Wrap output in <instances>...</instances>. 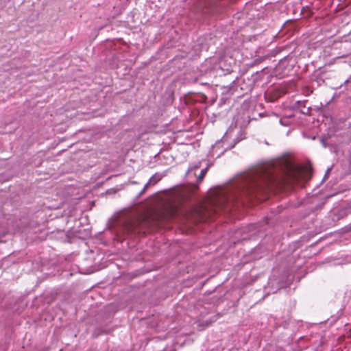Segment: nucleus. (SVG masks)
<instances>
[{"mask_svg": "<svg viewBox=\"0 0 351 351\" xmlns=\"http://www.w3.org/2000/svg\"><path fill=\"white\" fill-rule=\"evenodd\" d=\"M199 167V165H195L193 167H190L188 171H187V173L188 174H190L192 171L197 169Z\"/></svg>", "mask_w": 351, "mask_h": 351, "instance_id": "1a4fd4ad", "label": "nucleus"}, {"mask_svg": "<svg viewBox=\"0 0 351 351\" xmlns=\"http://www.w3.org/2000/svg\"><path fill=\"white\" fill-rule=\"evenodd\" d=\"M151 185V183L148 181L144 186L143 189L142 190H143L145 192V191L147 189V188L149 187V186Z\"/></svg>", "mask_w": 351, "mask_h": 351, "instance_id": "9b49d317", "label": "nucleus"}, {"mask_svg": "<svg viewBox=\"0 0 351 351\" xmlns=\"http://www.w3.org/2000/svg\"><path fill=\"white\" fill-rule=\"evenodd\" d=\"M117 232L118 234L128 236H139L143 233L140 228L138 221L134 220L123 221Z\"/></svg>", "mask_w": 351, "mask_h": 351, "instance_id": "f03ea898", "label": "nucleus"}, {"mask_svg": "<svg viewBox=\"0 0 351 351\" xmlns=\"http://www.w3.org/2000/svg\"><path fill=\"white\" fill-rule=\"evenodd\" d=\"M279 123L283 126H289L291 124L289 117L280 119Z\"/></svg>", "mask_w": 351, "mask_h": 351, "instance_id": "0eeeda50", "label": "nucleus"}, {"mask_svg": "<svg viewBox=\"0 0 351 351\" xmlns=\"http://www.w3.org/2000/svg\"><path fill=\"white\" fill-rule=\"evenodd\" d=\"M301 167L294 165L288 158H278L248 173L238 176L230 186L222 191L215 200L219 207L241 201L245 204L270 192L292 186L303 178Z\"/></svg>", "mask_w": 351, "mask_h": 351, "instance_id": "f257e3e1", "label": "nucleus"}, {"mask_svg": "<svg viewBox=\"0 0 351 351\" xmlns=\"http://www.w3.org/2000/svg\"><path fill=\"white\" fill-rule=\"evenodd\" d=\"M258 73H259V72H258V71H256L254 75H252V76H254V75H257Z\"/></svg>", "mask_w": 351, "mask_h": 351, "instance_id": "2eb2a0df", "label": "nucleus"}, {"mask_svg": "<svg viewBox=\"0 0 351 351\" xmlns=\"http://www.w3.org/2000/svg\"><path fill=\"white\" fill-rule=\"evenodd\" d=\"M317 351H320V350H319L318 349H317Z\"/></svg>", "mask_w": 351, "mask_h": 351, "instance_id": "dca6fc26", "label": "nucleus"}, {"mask_svg": "<svg viewBox=\"0 0 351 351\" xmlns=\"http://www.w3.org/2000/svg\"><path fill=\"white\" fill-rule=\"evenodd\" d=\"M330 169H328L327 171H326V175L324 177H326L327 176V174L329 173Z\"/></svg>", "mask_w": 351, "mask_h": 351, "instance_id": "4468645a", "label": "nucleus"}, {"mask_svg": "<svg viewBox=\"0 0 351 351\" xmlns=\"http://www.w3.org/2000/svg\"><path fill=\"white\" fill-rule=\"evenodd\" d=\"M349 213H351V208H346L338 211V219L343 218Z\"/></svg>", "mask_w": 351, "mask_h": 351, "instance_id": "20e7f679", "label": "nucleus"}, {"mask_svg": "<svg viewBox=\"0 0 351 351\" xmlns=\"http://www.w3.org/2000/svg\"><path fill=\"white\" fill-rule=\"evenodd\" d=\"M240 141L241 139H239V138H236L234 140V143L232 144L228 145L227 147L225 148V151L232 149Z\"/></svg>", "mask_w": 351, "mask_h": 351, "instance_id": "6e6552de", "label": "nucleus"}, {"mask_svg": "<svg viewBox=\"0 0 351 351\" xmlns=\"http://www.w3.org/2000/svg\"><path fill=\"white\" fill-rule=\"evenodd\" d=\"M208 167H209V166H207L206 167H205L201 170V172L197 177V182L199 183L203 180L204 178L205 177L206 174L208 171Z\"/></svg>", "mask_w": 351, "mask_h": 351, "instance_id": "39448f33", "label": "nucleus"}, {"mask_svg": "<svg viewBox=\"0 0 351 351\" xmlns=\"http://www.w3.org/2000/svg\"><path fill=\"white\" fill-rule=\"evenodd\" d=\"M350 228H351V224H350Z\"/></svg>", "mask_w": 351, "mask_h": 351, "instance_id": "f3484780", "label": "nucleus"}, {"mask_svg": "<svg viewBox=\"0 0 351 351\" xmlns=\"http://www.w3.org/2000/svg\"><path fill=\"white\" fill-rule=\"evenodd\" d=\"M234 83H235V80H233V81L232 82V83L230 84V89H232V88L233 85L234 84Z\"/></svg>", "mask_w": 351, "mask_h": 351, "instance_id": "f8f14e48", "label": "nucleus"}, {"mask_svg": "<svg viewBox=\"0 0 351 351\" xmlns=\"http://www.w3.org/2000/svg\"><path fill=\"white\" fill-rule=\"evenodd\" d=\"M151 185V183L148 181L144 186L143 189L142 190H143L145 192V191L147 189V188L149 187V186Z\"/></svg>", "mask_w": 351, "mask_h": 351, "instance_id": "9d476101", "label": "nucleus"}, {"mask_svg": "<svg viewBox=\"0 0 351 351\" xmlns=\"http://www.w3.org/2000/svg\"><path fill=\"white\" fill-rule=\"evenodd\" d=\"M306 102L307 101H299L297 102V107L300 110L301 112L304 114H307L311 110V107L306 106Z\"/></svg>", "mask_w": 351, "mask_h": 351, "instance_id": "7ed1b4c3", "label": "nucleus"}, {"mask_svg": "<svg viewBox=\"0 0 351 351\" xmlns=\"http://www.w3.org/2000/svg\"><path fill=\"white\" fill-rule=\"evenodd\" d=\"M160 180V177L156 174L153 175L149 180L151 185H154Z\"/></svg>", "mask_w": 351, "mask_h": 351, "instance_id": "423d86ee", "label": "nucleus"}, {"mask_svg": "<svg viewBox=\"0 0 351 351\" xmlns=\"http://www.w3.org/2000/svg\"><path fill=\"white\" fill-rule=\"evenodd\" d=\"M144 193H145V191L143 190H141V192L138 193V197L142 195Z\"/></svg>", "mask_w": 351, "mask_h": 351, "instance_id": "ddd939ff", "label": "nucleus"}]
</instances>
